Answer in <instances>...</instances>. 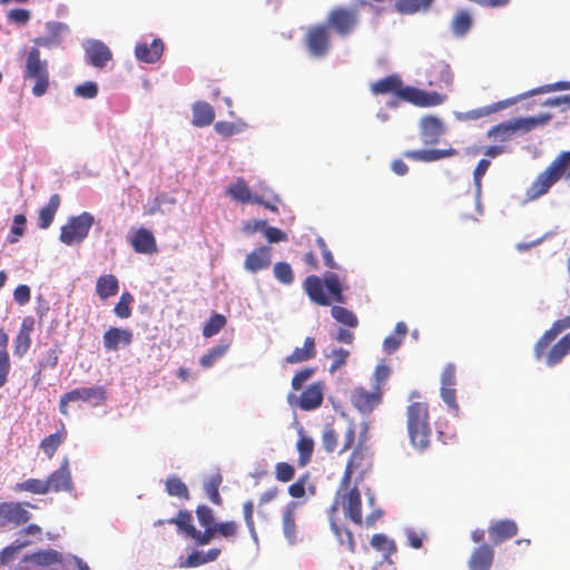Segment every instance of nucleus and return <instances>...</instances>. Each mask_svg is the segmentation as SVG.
<instances>
[{
	"instance_id": "52",
	"label": "nucleus",
	"mask_w": 570,
	"mask_h": 570,
	"mask_svg": "<svg viewBox=\"0 0 570 570\" xmlns=\"http://www.w3.org/2000/svg\"><path fill=\"white\" fill-rule=\"evenodd\" d=\"M29 544V541H14L10 546L6 547L0 551V566H7L17 556V553L24 547Z\"/></svg>"
},
{
	"instance_id": "2",
	"label": "nucleus",
	"mask_w": 570,
	"mask_h": 570,
	"mask_svg": "<svg viewBox=\"0 0 570 570\" xmlns=\"http://www.w3.org/2000/svg\"><path fill=\"white\" fill-rule=\"evenodd\" d=\"M538 360L546 356L549 366L559 364L570 353V316L557 320L534 345Z\"/></svg>"
},
{
	"instance_id": "61",
	"label": "nucleus",
	"mask_w": 570,
	"mask_h": 570,
	"mask_svg": "<svg viewBox=\"0 0 570 570\" xmlns=\"http://www.w3.org/2000/svg\"><path fill=\"white\" fill-rule=\"evenodd\" d=\"M7 18L12 23L23 26L29 22L31 13L27 9L16 8L8 12Z\"/></svg>"
},
{
	"instance_id": "63",
	"label": "nucleus",
	"mask_w": 570,
	"mask_h": 570,
	"mask_svg": "<svg viewBox=\"0 0 570 570\" xmlns=\"http://www.w3.org/2000/svg\"><path fill=\"white\" fill-rule=\"evenodd\" d=\"M197 519L202 527L216 525L213 510L206 505H198L196 509Z\"/></svg>"
},
{
	"instance_id": "9",
	"label": "nucleus",
	"mask_w": 570,
	"mask_h": 570,
	"mask_svg": "<svg viewBox=\"0 0 570 570\" xmlns=\"http://www.w3.org/2000/svg\"><path fill=\"white\" fill-rule=\"evenodd\" d=\"M107 400V392L104 386L78 387L61 395L59 401V411L68 416V404L70 402H85L92 406H99Z\"/></svg>"
},
{
	"instance_id": "41",
	"label": "nucleus",
	"mask_w": 570,
	"mask_h": 570,
	"mask_svg": "<svg viewBox=\"0 0 570 570\" xmlns=\"http://www.w3.org/2000/svg\"><path fill=\"white\" fill-rule=\"evenodd\" d=\"M330 523H331V529L333 530L334 534L336 535L340 544L346 546V548L350 552H354L355 551V541H354L352 531L337 525L334 517H330Z\"/></svg>"
},
{
	"instance_id": "20",
	"label": "nucleus",
	"mask_w": 570,
	"mask_h": 570,
	"mask_svg": "<svg viewBox=\"0 0 570 570\" xmlns=\"http://www.w3.org/2000/svg\"><path fill=\"white\" fill-rule=\"evenodd\" d=\"M367 465L368 460L365 451L361 446L355 448L347 461L342 480L344 482L352 481V476L356 472L358 473V479L362 480Z\"/></svg>"
},
{
	"instance_id": "40",
	"label": "nucleus",
	"mask_w": 570,
	"mask_h": 570,
	"mask_svg": "<svg viewBox=\"0 0 570 570\" xmlns=\"http://www.w3.org/2000/svg\"><path fill=\"white\" fill-rule=\"evenodd\" d=\"M472 27V18L466 10H460L455 13L451 22V30L458 37H463Z\"/></svg>"
},
{
	"instance_id": "62",
	"label": "nucleus",
	"mask_w": 570,
	"mask_h": 570,
	"mask_svg": "<svg viewBox=\"0 0 570 570\" xmlns=\"http://www.w3.org/2000/svg\"><path fill=\"white\" fill-rule=\"evenodd\" d=\"M315 373V368L306 367L298 371L292 379V387L294 391H299L303 384L308 381Z\"/></svg>"
},
{
	"instance_id": "46",
	"label": "nucleus",
	"mask_w": 570,
	"mask_h": 570,
	"mask_svg": "<svg viewBox=\"0 0 570 570\" xmlns=\"http://www.w3.org/2000/svg\"><path fill=\"white\" fill-rule=\"evenodd\" d=\"M166 491L171 497H178L188 500L189 491L187 485L176 475H170L166 480Z\"/></svg>"
},
{
	"instance_id": "17",
	"label": "nucleus",
	"mask_w": 570,
	"mask_h": 570,
	"mask_svg": "<svg viewBox=\"0 0 570 570\" xmlns=\"http://www.w3.org/2000/svg\"><path fill=\"white\" fill-rule=\"evenodd\" d=\"M444 131V124L435 116H424L420 121V132L425 145L438 144Z\"/></svg>"
},
{
	"instance_id": "42",
	"label": "nucleus",
	"mask_w": 570,
	"mask_h": 570,
	"mask_svg": "<svg viewBox=\"0 0 570 570\" xmlns=\"http://www.w3.org/2000/svg\"><path fill=\"white\" fill-rule=\"evenodd\" d=\"M229 350V343H223L213 346L206 354L200 357V365L205 368L212 367L219 358H222Z\"/></svg>"
},
{
	"instance_id": "4",
	"label": "nucleus",
	"mask_w": 570,
	"mask_h": 570,
	"mask_svg": "<svg viewBox=\"0 0 570 570\" xmlns=\"http://www.w3.org/2000/svg\"><path fill=\"white\" fill-rule=\"evenodd\" d=\"M406 424L411 443L419 450H425L430 444L431 426L429 405L426 402H412L406 409Z\"/></svg>"
},
{
	"instance_id": "44",
	"label": "nucleus",
	"mask_w": 570,
	"mask_h": 570,
	"mask_svg": "<svg viewBox=\"0 0 570 570\" xmlns=\"http://www.w3.org/2000/svg\"><path fill=\"white\" fill-rule=\"evenodd\" d=\"M570 166V151L560 153L556 159L546 168L557 180H559Z\"/></svg>"
},
{
	"instance_id": "19",
	"label": "nucleus",
	"mask_w": 570,
	"mask_h": 570,
	"mask_svg": "<svg viewBox=\"0 0 570 570\" xmlns=\"http://www.w3.org/2000/svg\"><path fill=\"white\" fill-rule=\"evenodd\" d=\"M566 89H570V82L559 81V82L541 86V87H538L530 91L518 95L515 97H511V98L494 102L490 107H499V108L512 107L513 105H517L518 102H520L524 99H528L531 96L547 94V92H551V91H556V90H566Z\"/></svg>"
},
{
	"instance_id": "7",
	"label": "nucleus",
	"mask_w": 570,
	"mask_h": 570,
	"mask_svg": "<svg viewBox=\"0 0 570 570\" xmlns=\"http://www.w3.org/2000/svg\"><path fill=\"white\" fill-rule=\"evenodd\" d=\"M24 78L33 79L32 94L37 97L45 95L49 87L48 62L40 58V50L31 48L26 58Z\"/></svg>"
},
{
	"instance_id": "11",
	"label": "nucleus",
	"mask_w": 570,
	"mask_h": 570,
	"mask_svg": "<svg viewBox=\"0 0 570 570\" xmlns=\"http://www.w3.org/2000/svg\"><path fill=\"white\" fill-rule=\"evenodd\" d=\"M26 507L36 509L37 507L30 502H1L0 503V525L12 523L20 525L27 523L31 519V513Z\"/></svg>"
},
{
	"instance_id": "36",
	"label": "nucleus",
	"mask_w": 570,
	"mask_h": 570,
	"mask_svg": "<svg viewBox=\"0 0 570 570\" xmlns=\"http://www.w3.org/2000/svg\"><path fill=\"white\" fill-rule=\"evenodd\" d=\"M67 439V431L63 424H61V428L56 432L52 433L40 442V449L43 451V453L51 459L58 448L66 441Z\"/></svg>"
},
{
	"instance_id": "49",
	"label": "nucleus",
	"mask_w": 570,
	"mask_h": 570,
	"mask_svg": "<svg viewBox=\"0 0 570 570\" xmlns=\"http://www.w3.org/2000/svg\"><path fill=\"white\" fill-rule=\"evenodd\" d=\"M371 544L373 548L381 551L384 557H389L396 551L395 543L383 533L374 534L371 539Z\"/></svg>"
},
{
	"instance_id": "31",
	"label": "nucleus",
	"mask_w": 570,
	"mask_h": 570,
	"mask_svg": "<svg viewBox=\"0 0 570 570\" xmlns=\"http://www.w3.org/2000/svg\"><path fill=\"white\" fill-rule=\"evenodd\" d=\"M557 181L556 177L544 169L527 189V199L534 200L546 195Z\"/></svg>"
},
{
	"instance_id": "13",
	"label": "nucleus",
	"mask_w": 570,
	"mask_h": 570,
	"mask_svg": "<svg viewBox=\"0 0 570 570\" xmlns=\"http://www.w3.org/2000/svg\"><path fill=\"white\" fill-rule=\"evenodd\" d=\"M305 43L309 53L314 57L325 56L331 47L330 35L326 24H316L307 30Z\"/></svg>"
},
{
	"instance_id": "34",
	"label": "nucleus",
	"mask_w": 570,
	"mask_h": 570,
	"mask_svg": "<svg viewBox=\"0 0 570 570\" xmlns=\"http://www.w3.org/2000/svg\"><path fill=\"white\" fill-rule=\"evenodd\" d=\"M60 196L58 194L51 195L46 206L40 208L38 213V226L41 229H47L53 222V218L60 207Z\"/></svg>"
},
{
	"instance_id": "25",
	"label": "nucleus",
	"mask_w": 570,
	"mask_h": 570,
	"mask_svg": "<svg viewBox=\"0 0 570 570\" xmlns=\"http://www.w3.org/2000/svg\"><path fill=\"white\" fill-rule=\"evenodd\" d=\"M130 245L139 254H154L157 252L155 236L147 228H138L130 238Z\"/></svg>"
},
{
	"instance_id": "24",
	"label": "nucleus",
	"mask_w": 570,
	"mask_h": 570,
	"mask_svg": "<svg viewBox=\"0 0 570 570\" xmlns=\"http://www.w3.org/2000/svg\"><path fill=\"white\" fill-rule=\"evenodd\" d=\"M518 531L517 523L510 519L492 522L489 527V535L494 546L515 537Z\"/></svg>"
},
{
	"instance_id": "35",
	"label": "nucleus",
	"mask_w": 570,
	"mask_h": 570,
	"mask_svg": "<svg viewBox=\"0 0 570 570\" xmlns=\"http://www.w3.org/2000/svg\"><path fill=\"white\" fill-rule=\"evenodd\" d=\"M119 291V282L112 274H105L98 277L96 283V293L100 299L105 301L117 295Z\"/></svg>"
},
{
	"instance_id": "57",
	"label": "nucleus",
	"mask_w": 570,
	"mask_h": 570,
	"mask_svg": "<svg viewBox=\"0 0 570 570\" xmlns=\"http://www.w3.org/2000/svg\"><path fill=\"white\" fill-rule=\"evenodd\" d=\"M215 119L214 109H194L193 124L197 127L208 126Z\"/></svg>"
},
{
	"instance_id": "51",
	"label": "nucleus",
	"mask_w": 570,
	"mask_h": 570,
	"mask_svg": "<svg viewBox=\"0 0 570 570\" xmlns=\"http://www.w3.org/2000/svg\"><path fill=\"white\" fill-rule=\"evenodd\" d=\"M168 523L176 524L181 531H184L188 537L191 534V528H195L193 524V515L187 510H180L176 518L169 519Z\"/></svg>"
},
{
	"instance_id": "15",
	"label": "nucleus",
	"mask_w": 570,
	"mask_h": 570,
	"mask_svg": "<svg viewBox=\"0 0 570 570\" xmlns=\"http://www.w3.org/2000/svg\"><path fill=\"white\" fill-rule=\"evenodd\" d=\"M47 35L43 37H37L33 39V48H47L51 49L60 46L62 35L69 31V27L59 21H48L46 23Z\"/></svg>"
},
{
	"instance_id": "3",
	"label": "nucleus",
	"mask_w": 570,
	"mask_h": 570,
	"mask_svg": "<svg viewBox=\"0 0 570 570\" xmlns=\"http://www.w3.org/2000/svg\"><path fill=\"white\" fill-rule=\"evenodd\" d=\"M303 288L308 298L320 306H330L332 301L337 304L346 303L341 279L334 272H326L323 279L316 275L307 276Z\"/></svg>"
},
{
	"instance_id": "16",
	"label": "nucleus",
	"mask_w": 570,
	"mask_h": 570,
	"mask_svg": "<svg viewBox=\"0 0 570 570\" xmlns=\"http://www.w3.org/2000/svg\"><path fill=\"white\" fill-rule=\"evenodd\" d=\"M87 62L96 68L102 69L112 59V52L104 42L91 40L85 47Z\"/></svg>"
},
{
	"instance_id": "45",
	"label": "nucleus",
	"mask_w": 570,
	"mask_h": 570,
	"mask_svg": "<svg viewBox=\"0 0 570 570\" xmlns=\"http://www.w3.org/2000/svg\"><path fill=\"white\" fill-rule=\"evenodd\" d=\"M331 314L336 322L345 326L355 328L358 325L357 316L352 311L343 306H333Z\"/></svg>"
},
{
	"instance_id": "56",
	"label": "nucleus",
	"mask_w": 570,
	"mask_h": 570,
	"mask_svg": "<svg viewBox=\"0 0 570 570\" xmlns=\"http://www.w3.org/2000/svg\"><path fill=\"white\" fill-rule=\"evenodd\" d=\"M498 109H470L468 111H456L455 118L460 121H474L489 116Z\"/></svg>"
},
{
	"instance_id": "18",
	"label": "nucleus",
	"mask_w": 570,
	"mask_h": 570,
	"mask_svg": "<svg viewBox=\"0 0 570 570\" xmlns=\"http://www.w3.org/2000/svg\"><path fill=\"white\" fill-rule=\"evenodd\" d=\"M272 264V248L261 246L247 254L244 261V268L249 273H257L267 269Z\"/></svg>"
},
{
	"instance_id": "5",
	"label": "nucleus",
	"mask_w": 570,
	"mask_h": 570,
	"mask_svg": "<svg viewBox=\"0 0 570 570\" xmlns=\"http://www.w3.org/2000/svg\"><path fill=\"white\" fill-rule=\"evenodd\" d=\"M342 507L344 514L355 524L363 522L361 493L356 484L352 481L344 482L341 479L333 504L330 507V517L336 518L338 508Z\"/></svg>"
},
{
	"instance_id": "23",
	"label": "nucleus",
	"mask_w": 570,
	"mask_h": 570,
	"mask_svg": "<svg viewBox=\"0 0 570 570\" xmlns=\"http://www.w3.org/2000/svg\"><path fill=\"white\" fill-rule=\"evenodd\" d=\"M132 342V332L128 328L109 327L102 336L106 351H117L120 346H129Z\"/></svg>"
},
{
	"instance_id": "43",
	"label": "nucleus",
	"mask_w": 570,
	"mask_h": 570,
	"mask_svg": "<svg viewBox=\"0 0 570 570\" xmlns=\"http://www.w3.org/2000/svg\"><path fill=\"white\" fill-rule=\"evenodd\" d=\"M14 491H26L33 494H47L49 493V488L46 480L28 479L23 482L17 483L14 485Z\"/></svg>"
},
{
	"instance_id": "26",
	"label": "nucleus",
	"mask_w": 570,
	"mask_h": 570,
	"mask_svg": "<svg viewBox=\"0 0 570 570\" xmlns=\"http://www.w3.org/2000/svg\"><path fill=\"white\" fill-rule=\"evenodd\" d=\"M459 153L454 148L448 149H421V150H407L403 156L410 160L432 163L442 158L456 156Z\"/></svg>"
},
{
	"instance_id": "64",
	"label": "nucleus",
	"mask_w": 570,
	"mask_h": 570,
	"mask_svg": "<svg viewBox=\"0 0 570 570\" xmlns=\"http://www.w3.org/2000/svg\"><path fill=\"white\" fill-rule=\"evenodd\" d=\"M217 534L230 539L235 538L238 531V524L235 521H225L216 523Z\"/></svg>"
},
{
	"instance_id": "37",
	"label": "nucleus",
	"mask_w": 570,
	"mask_h": 570,
	"mask_svg": "<svg viewBox=\"0 0 570 570\" xmlns=\"http://www.w3.org/2000/svg\"><path fill=\"white\" fill-rule=\"evenodd\" d=\"M299 438L296 443V450L298 452V465L301 468L307 465L313 455L314 441L311 436L304 434L303 429L299 430Z\"/></svg>"
},
{
	"instance_id": "21",
	"label": "nucleus",
	"mask_w": 570,
	"mask_h": 570,
	"mask_svg": "<svg viewBox=\"0 0 570 570\" xmlns=\"http://www.w3.org/2000/svg\"><path fill=\"white\" fill-rule=\"evenodd\" d=\"M49 492L70 491L72 489L69 462L63 460L60 468L53 471L47 479Z\"/></svg>"
},
{
	"instance_id": "8",
	"label": "nucleus",
	"mask_w": 570,
	"mask_h": 570,
	"mask_svg": "<svg viewBox=\"0 0 570 570\" xmlns=\"http://www.w3.org/2000/svg\"><path fill=\"white\" fill-rule=\"evenodd\" d=\"M94 223L95 218L88 212L69 217L67 223L61 227L59 236L60 242L67 246L80 244L88 236Z\"/></svg>"
},
{
	"instance_id": "27",
	"label": "nucleus",
	"mask_w": 570,
	"mask_h": 570,
	"mask_svg": "<svg viewBox=\"0 0 570 570\" xmlns=\"http://www.w3.org/2000/svg\"><path fill=\"white\" fill-rule=\"evenodd\" d=\"M164 52V42L157 38L151 43L140 42L135 48L136 58L146 63H154L158 61Z\"/></svg>"
},
{
	"instance_id": "32",
	"label": "nucleus",
	"mask_w": 570,
	"mask_h": 570,
	"mask_svg": "<svg viewBox=\"0 0 570 570\" xmlns=\"http://www.w3.org/2000/svg\"><path fill=\"white\" fill-rule=\"evenodd\" d=\"M227 194L236 202L242 204L256 203L263 204L261 196H253L250 189L243 178H238L234 184L228 186Z\"/></svg>"
},
{
	"instance_id": "33",
	"label": "nucleus",
	"mask_w": 570,
	"mask_h": 570,
	"mask_svg": "<svg viewBox=\"0 0 570 570\" xmlns=\"http://www.w3.org/2000/svg\"><path fill=\"white\" fill-rule=\"evenodd\" d=\"M316 356V343L313 337L304 340L303 347H295L294 351L285 357L288 364H297L309 361Z\"/></svg>"
},
{
	"instance_id": "54",
	"label": "nucleus",
	"mask_w": 570,
	"mask_h": 570,
	"mask_svg": "<svg viewBox=\"0 0 570 570\" xmlns=\"http://www.w3.org/2000/svg\"><path fill=\"white\" fill-rule=\"evenodd\" d=\"M338 433L332 425H326L322 434V445L326 452L332 453L337 448Z\"/></svg>"
},
{
	"instance_id": "6",
	"label": "nucleus",
	"mask_w": 570,
	"mask_h": 570,
	"mask_svg": "<svg viewBox=\"0 0 570 570\" xmlns=\"http://www.w3.org/2000/svg\"><path fill=\"white\" fill-rule=\"evenodd\" d=\"M551 119L550 114H540L535 117L518 118L493 126L488 130V137L498 141L509 140L517 130L530 131L538 126L546 125Z\"/></svg>"
},
{
	"instance_id": "29",
	"label": "nucleus",
	"mask_w": 570,
	"mask_h": 570,
	"mask_svg": "<svg viewBox=\"0 0 570 570\" xmlns=\"http://www.w3.org/2000/svg\"><path fill=\"white\" fill-rule=\"evenodd\" d=\"M494 559V550L488 544L478 547L469 560L470 570H490Z\"/></svg>"
},
{
	"instance_id": "60",
	"label": "nucleus",
	"mask_w": 570,
	"mask_h": 570,
	"mask_svg": "<svg viewBox=\"0 0 570 570\" xmlns=\"http://www.w3.org/2000/svg\"><path fill=\"white\" fill-rule=\"evenodd\" d=\"M75 95L81 98H95L98 95V86L94 81H87L75 88Z\"/></svg>"
},
{
	"instance_id": "39",
	"label": "nucleus",
	"mask_w": 570,
	"mask_h": 570,
	"mask_svg": "<svg viewBox=\"0 0 570 570\" xmlns=\"http://www.w3.org/2000/svg\"><path fill=\"white\" fill-rule=\"evenodd\" d=\"M24 560H29L37 566H50L55 563H60L62 561V556L60 552L53 549L40 550L30 556L24 557Z\"/></svg>"
},
{
	"instance_id": "47",
	"label": "nucleus",
	"mask_w": 570,
	"mask_h": 570,
	"mask_svg": "<svg viewBox=\"0 0 570 570\" xmlns=\"http://www.w3.org/2000/svg\"><path fill=\"white\" fill-rule=\"evenodd\" d=\"M223 482V476L217 473L212 475L208 481L205 483V491L207 493L208 499L217 505H220L223 499L219 494V487Z\"/></svg>"
},
{
	"instance_id": "30",
	"label": "nucleus",
	"mask_w": 570,
	"mask_h": 570,
	"mask_svg": "<svg viewBox=\"0 0 570 570\" xmlns=\"http://www.w3.org/2000/svg\"><path fill=\"white\" fill-rule=\"evenodd\" d=\"M323 402V386L321 383H313L303 391L298 399V406L304 411H312L321 406Z\"/></svg>"
},
{
	"instance_id": "22",
	"label": "nucleus",
	"mask_w": 570,
	"mask_h": 570,
	"mask_svg": "<svg viewBox=\"0 0 570 570\" xmlns=\"http://www.w3.org/2000/svg\"><path fill=\"white\" fill-rule=\"evenodd\" d=\"M298 502L289 501L283 509L282 512V529L284 537L289 544H295L297 541V524H296V511Z\"/></svg>"
},
{
	"instance_id": "58",
	"label": "nucleus",
	"mask_w": 570,
	"mask_h": 570,
	"mask_svg": "<svg viewBox=\"0 0 570 570\" xmlns=\"http://www.w3.org/2000/svg\"><path fill=\"white\" fill-rule=\"evenodd\" d=\"M243 515L250 535L256 540L257 533L254 522V502L252 500H248L243 504Z\"/></svg>"
},
{
	"instance_id": "48",
	"label": "nucleus",
	"mask_w": 570,
	"mask_h": 570,
	"mask_svg": "<svg viewBox=\"0 0 570 570\" xmlns=\"http://www.w3.org/2000/svg\"><path fill=\"white\" fill-rule=\"evenodd\" d=\"M227 320L224 315L215 313L203 326V335L205 337H212L219 333L226 325Z\"/></svg>"
},
{
	"instance_id": "14",
	"label": "nucleus",
	"mask_w": 570,
	"mask_h": 570,
	"mask_svg": "<svg viewBox=\"0 0 570 570\" xmlns=\"http://www.w3.org/2000/svg\"><path fill=\"white\" fill-rule=\"evenodd\" d=\"M382 401V390L379 386H374L373 391L358 386L355 387L351 393L352 404L362 413H370Z\"/></svg>"
},
{
	"instance_id": "55",
	"label": "nucleus",
	"mask_w": 570,
	"mask_h": 570,
	"mask_svg": "<svg viewBox=\"0 0 570 570\" xmlns=\"http://www.w3.org/2000/svg\"><path fill=\"white\" fill-rule=\"evenodd\" d=\"M134 297L130 293H122L118 303L116 304L114 312L120 318H128L131 315L130 304L132 303Z\"/></svg>"
},
{
	"instance_id": "12",
	"label": "nucleus",
	"mask_w": 570,
	"mask_h": 570,
	"mask_svg": "<svg viewBox=\"0 0 570 570\" xmlns=\"http://www.w3.org/2000/svg\"><path fill=\"white\" fill-rule=\"evenodd\" d=\"M456 366L448 363L441 373V397L443 402L455 413H459L456 401Z\"/></svg>"
},
{
	"instance_id": "1",
	"label": "nucleus",
	"mask_w": 570,
	"mask_h": 570,
	"mask_svg": "<svg viewBox=\"0 0 570 570\" xmlns=\"http://www.w3.org/2000/svg\"><path fill=\"white\" fill-rule=\"evenodd\" d=\"M453 75L450 66L444 62H438L429 72V85L435 86L440 90L425 91L413 86H405L402 78L396 75H389L370 85L371 92L375 96L391 95L401 101L412 104L419 107H433L442 105L446 99V94L442 89H448L452 85Z\"/></svg>"
},
{
	"instance_id": "50",
	"label": "nucleus",
	"mask_w": 570,
	"mask_h": 570,
	"mask_svg": "<svg viewBox=\"0 0 570 570\" xmlns=\"http://www.w3.org/2000/svg\"><path fill=\"white\" fill-rule=\"evenodd\" d=\"M273 273L275 278L284 285H291L294 282L293 269L286 262H277L273 267Z\"/></svg>"
},
{
	"instance_id": "53",
	"label": "nucleus",
	"mask_w": 570,
	"mask_h": 570,
	"mask_svg": "<svg viewBox=\"0 0 570 570\" xmlns=\"http://www.w3.org/2000/svg\"><path fill=\"white\" fill-rule=\"evenodd\" d=\"M216 525L204 527V531L191 528L190 538L199 546L208 544L215 535H217Z\"/></svg>"
},
{
	"instance_id": "59",
	"label": "nucleus",
	"mask_w": 570,
	"mask_h": 570,
	"mask_svg": "<svg viewBox=\"0 0 570 570\" xmlns=\"http://www.w3.org/2000/svg\"><path fill=\"white\" fill-rule=\"evenodd\" d=\"M295 475V469L287 462H278L275 465V478L281 482H288Z\"/></svg>"
},
{
	"instance_id": "38",
	"label": "nucleus",
	"mask_w": 570,
	"mask_h": 570,
	"mask_svg": "<svg viewBox=\"0 0 570 570\" xmlns=\"http://www.w3.org/2000/svg\"><path fill=\"white\" fill-rule=\"evenodd\" d=\"M434 0H397L395 9L401 14H414L420 11H428Z\"/></svg>"
},
{
	"instance_id": "10",
	"label": "nucleus",
	"mask_w": 570,
	"mask_h": 570,
	"mask_svg": "<svg viewBox=\"0 0 570 570\" xmlns=\"http://www.w3.org/2000/svg\"><path fill=\"white\" fill-rule=\"evenodd\" d=\"M358 21L356 8L335 7L327 14L326 26L337 35L345 37L357 27Z\"/></svg>"
},
{
	"instance_id": "28",
	"label": "nucleus",
	"mask_w": 570,
	"mask_h": 570,
	"mask_svg": "<svg viewBox=\"0 0 570 570\" xmlns=\"http://www.w3.org/2000/svg\"><path fill=\"white\" fill-rule=\"evenodd\" d=\"M35 320L30 316L24 317L20 330L14 338V354L23 356L31 345V333L33 331Z\"/></svg>"
}]
</instances>
